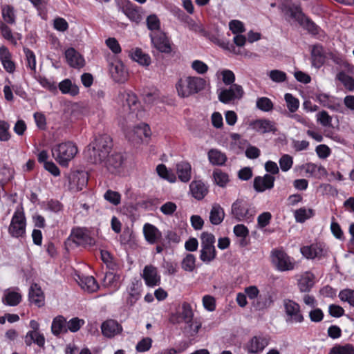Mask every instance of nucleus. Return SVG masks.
I'll use <instances>...</instances> for the list:
<instances>
[{"label": "nucleus", "instance_id": "obj_59", "mask_svg": "<svg viewBox=\"0 0 354 354\" xmlns=\"http://www.w3.org/2000/svg\"><path fill=\"white\" fill-rule=\"evenodd\" d=\"M104 197L107 201L114 205H118L120 203L121 196L118 192L109 189L105 192Z\"/></svg>", "mask_w": 354, "mask_h": 354}, {"label": "nucleus", "instance_id": "obj_31", "mask_svg": "<svg viewBox=\"0 0 354 354\" xmlns=\"http://www.w3.org/2000/svg\"><path fill=\"white\" fill-rule=\"evenodd\" d=\"M120 95L122 96V99L125 100L124 105L128 106L130 111H135L139 105V101L137 95L131 91H124L122 93H120Z\"/></svg>", "mask_w": 354, "mask_h": 354}, {"label": "nucleus", "instance_id": "obj_50", "mask_svg": "<svg viewBox=\"0 0 354 354\" xmlns=\"http://www.w3.org/2000/svg\"><path fill=\"white\" fill-rule=\"evenodd\" d=\"M24 52L26 55V66L31 71L35 72L36 70V57L34 52L28 48H24Z\"/></svg>", "mask_w": 354, "mask_h": 354}, {"label": "nucleus", "instance_id": "obj_58", "mask_svg": "<svg viewBox=\"0 0 354 354\" xmlns=\"http://www.w3.org/2000/svg\"><path fill=\"white\" fill-rule=\"evenodd\" d=\"M84 324V320L78 317H74L66 322L67 329L72 333L78 331Z\"/></svg>", "mask_w": 354, "mask_h": 354}, {"label": "nucleus", "instance_id": "obj_63", "mask_svg": "<svg viewBox=\"0 0 354 354\" xmlns=\"http://www.w3.org/2000/svg\"><path fill=\"white\" fill-rule=\"evenodd\" d=\"M218 100L225 104L235 100L232 89L228 88L222 90L218 94Z\"/></svg>", "mask_w": 354, "mask_h": 354}, {"label": "nucleus", "instance_id": "obj_48", "mask_svg": "<svg viewBox=\"0 0 354 354\" xmlns=\"http://www.w3.org/2000/svg\"><path fill=\"white\" fill-rule=\"evenodd\" d=\"M0 32L2 37L14 46L17 44V39L13 37L12 30L2 21H0Z\"/></svg>", "mask_w": 354, "mask_h": 354}, {"label": "nucleus", "instance_id": "obj_11", "mask_svg": "<svg viewBox=\"0 0 354 354\" xmlns=\"http://www.w3.org/2000/svg\"><path fill=\"white\" fill-rule=\"evenodd\" d=\"M109 72L113 80L118 83H124L128 80L129 73L124 64L120 60L111 63Z\"/></svg>", "mask_w": 354, "mask_h": 354}, {"label": "nucleus", "instance_id": "obj_47", "mask_svg": "<svg viewBox=\"0 0 354 354\" xmlns=\"http://www.w3.org/2000/svg\"><path fill=\"white\" fill-rule=\"evenodd\" d=\"M156 171L159 176L169 182L174 183L176 179V175L172 171H169L163 164H160L157 166Z\"/></svg>", "mask_w": 354, "mask_h": 354}, {"label": "nucleus", "instance_id": "obj_54", "mask_svg": "<svg viewBox=\"0 0 354 354\" xmlns=\"http://www.w3.org/2000/svg\"><path fill=\"white\" fill-rule=\"evenodd\" d=\"M213 176L215 180V183L220 187H225L227 183L228 182V175L225 173L221 171V170L218 169H216L214 171Z\"/></svg>", "mask_w": 354, "mask_h": 354}, {"label": "nucleus", "instance_id": "obj_20", "mask_svg": "<svg viewBox=\"0 0 354 354\" xmlns=\"http://www.w3.org/2000/svg\"><path fill=\"white\" fill-rule=\"evenodd\" d=\"M122 12L133 22L139 24L142 19L138 7L130 1H126L121 7Z\"/></svg>", "mask_w": 354, "mask_h": 354}, {"label": "nucleus", "instance_id": "obj_15", "mask_svg": "<svg viewBox=\"0 0 354 354\" xmlns=\"http://www.w3.org/2000/svg\"><path fill=\"white\" fill-rule=\"evenodd\" d=\"M311 63L313 66L320 68L326 62V55L323 46L316 44L311 46Z\"/></svg>", "mask_w": 354, "mask_h": 354}, {"label": "nucleus", "instance_id": "obj_52", "mask_svg": "<svg viewBox=\"0 0 354 354\" xmlns=\"http://www.w3.org/2000/svg\"><path fill=\"white\" fill-rule=\"evenodd\" d=\"M195 262L196 258L194 255L187 254L181 263L182 268L185 271L192 272L195 268Z\"/></svg>", "mask_w": 354, "mask_h": 354}, {"label": "nucleus", "instance_id": "obj_62", "mask_svg": "<svg viewBox=\"0 0 354 354\" xmlns=\"http://www.w3.org/2000/svg\"><path fill=\"white\" fill-rule=\"evenodd\" d=\"M53 28L57 31L64 32L68 29L69 25L65 19L57 17L53 20Z\"/></svg>", "mask_w": 354, "mask_h": 354}, {"label": "nucleus", "instance_id": "obj_23", "mask_svg": "<svg viewBox=\"0 0 354 354\" xmlns=\"http://www.w3.org/2000/svg\"><path fill=\"white\" fill-rule=\"evenodd\" d=\"M146 241L150 244L158 243L162 239L161 232L153 225L146 223L143 227Z\"/></svg>", "mask_w": 354, "mask_h": 354}, {"label": "nucleus", "instance_id": "obj_25", "mask_svg": "<svg viewBox=\"0 0 354 354\" xmlns=\"http://www.w3.org/2000/svg\"><path fill=\"white\" fill-rule=\"evenodd\" d=\"M142 277L148 286L153 287L160 284V278L157 274L156 268L151 265L145 267Z\"/></svg>", "mask_w": 354, "mask_h": 354}, {"label": "nucleus", "instance_id": "obj_6", "mask_svg": "<svg viewBox=\"0 0 354 354\" xmlns=\"http://www.w3.org/2000/svg\"><path fill=\"white\" fill-rule=\"evenodd\" d=\"M88 161L94 164H102L108 171L114 174L124 163L123 156H88Z\"/></svg>", "mask_w": 354, "mask_h": 354}, {"label": "nucleus", "instance_id": "obj_26", "mask_svg": "<svg viewBox=\"0 0 354 354\" xmlns=\"http://www.w3.org/2000/svg\"><path fill=\"white\" fill-rule=\"evenodd\" d=\"M189 188L192 196L197 200H202L208 193L207 188L201 180L192 181Z\"/></svg>", "mask_w": 354, "mask_h": 354}, {"label": "nucleus", "instance_id": "obj_21", "mask_svg": "<svg viewBox=\"0 0 354 354\" xmlns=\"http://www.w3.org/2000/svg\"><path fill=\"white\" fill-rule=\"evenodd\" d=\"M0 61L6 72L9 73L15 72V63L12 60V54L5 46L0 47Z\"/></svg>", "mask_w": 354, "mask_h": 354}, {"label": "nucleus", "instance_id": "obj_13", "mask_svg": "<svg viewBox=\"0 0 354 354\" xmlns=\"http://www.w3.org/2000/svg\"><path fill=\"white\" fill-rule=\"evenodd\" d=\"M232 214L239 221L243 218H250L252 214L250 213L249 207L243 200H236L232 205Z\"/></svg>", "mask_w": 354, "mask_h": 354}, {"label": "nucleus", "instance_id": "obj_36", "mask_svg": "<svg viewBox=\"0 0 354 354\" xmlns=\"http://www.w3.org/2000/svg\"><path fill=\"white\" fill-rule=\"evenodd\" d=\"M178 178L182 182H188L191 178V165L187 162H181L176 165Z\"/></svg>", "mask_w": 354, "mask_h": 354}, {"label": "nucleus", "instance_id": "obj_39", "mask_svg": "<svg viewBox=\"0 0 354 354\" xmlns=\"http://www.w3.org/2000/svg\"><path fill=\"white\" fill-rule=\"evenodd\" d=\"M185 326L183 328V333L187 337H194L201 327V324L196 320H192L190 322H185Z\"/></svg>", "mask_w": 354, "mask_h": 354}, {"label": "nucleus", "instance_id": "obj_55", "mask_svg": "<svg viewBox=\"0 0 354 354\" xmlns=\"http://www.w3.org/2000/svg\"><path fill=\"white\" fill-rule=\"evenodd\" d=\"M309 214L304 207L299 208L295 212V219L297 222L304 223L306 219L310 218L313 215V210L308 209Z\"/></svg>", "mask_w": 354, "mask_h": 354}, {"label": "nucleus", "instance_id": "obj_9", "mask_svg": "<svg viewBox=\"0 0 354 354\" xmlns=\"http://www.w3.org/2000/svg\"><path fill=\"white\" fill-rule=\"evenodd\" d=\"M68 241H72L77 246L81 245L84 248L95 245V239L90 235L88 230L86 228L77 227L73 229Z\"/></svg>", "mask_w": 354, "mask_h": 354}, {"label": "nucleus", "instance_id": "obj_43", "mask_svg": "<svg viewBox=\"0 0 354 354\" xmlns=\"http://www.w3.org/2000/svg\"><path fill=\"white\" fill-rule=\"evenodd\" d=\"M146 24L147 28L151 32L162 31L161 22L158 16L155 14L149 15L146 19Z\"/></svg>", "mask_w": 354, "mask_h": 354}, {"label": "nucleus", "instance_id": "obj_34", "mask_svg": "<svg viewBox=\"0 0 354 354\" xmlns=\"http://www.w3.org/2000/svg\"><path fill=\"white\" fill-rule=\"evenodd\" d=\"M225 212L223 209L218 204L212 206L209 214V221L212 224L219 225L224 219Z\"/></svg>", "mask_w": 354, "mask_h": 354}, {"label": "nucleus", "instance_id": "obj_19", "mask_svg": "<svg viewBox=\"0 0 354 354\" xmlns=\"http://www.w3.org/2000/svg\"><path fill=\"white\" fill-rule=\"evenodd\" d=\"M101 329L103 335L108 338L113 337L122 331V326L114 319H108L104 322Z\"/></svg>", "mask_w": 354, "mask_h": 354}, {"label": "nucleus", "instance_id": "obj_24", "mask_svg": "<svg viewBox=\"0 0 354 354\" xmlns=\"http://www.w3.org/2000/svg\"><path fill=\"white\" fill-rule=\"evenodd\" d=\"M301 252L307 259L321 258L326 256L322 245L318 243L301 247Z\"/></svg>", "mask_w": 354, "mask_h": 354}, {"label": "nucleus", "instance_id": "obj_30", "mask_svg": "<svg viewBox=\"0 0 354 354\" xmlns=\"http://www.w3.org/2000/svg\"><path fill=\"white\" fill-rule=\"evenodd\" d=\"M58 88L62 94H68L71 96H76L79 94V87L73 84L70 79H65L58 84Z\"/></svg>", "mask_w": 354, "mask_h": 354}, {"label": "nucleus", "instance_id": "obj_14", "mask_svg": "<svg viewBox=\"0 0 354 354\" xmlns=\"http://www.w3.org/2000/svg\"><path fill=\"white\" fill-rule=\"evenodd\" d=\"M65 58L67 64L72 68H81L84 66L85 60L83 56L73 47L66 50Z\"/></svg>", "mask_w": 354, "mask_h": 354}, {"label": "nucleus", "instance_id": "obj_8", "mask_svg": "<svg viewBox=\"0 0 354 354\" xmlns=\"http://www.w3.org/2000/svg\"><path fill=\"white\" fill-rule=\"evenodd\" d=\"M91 147L94 155H109L113 147V140L107 134L100 135L88 145Z\"/></svg>", "mask_w": 354, "mask_h": 354}, {"label": "nucleus", "instance_id": "obj_64", "mask_svg": "<svg viewBox=\"0 0 354 354\" xmlns=\"http://www.w3.org/2000/svg\"><path fill=\"white\" fill-rule=\"evenodd\" d=\"M106 45L114 53L118 54L122 49L118 40L114 37H109L105 41Z\"/></svg>", "mask_w": 354, "mask_h": 354}, {"label": "nucleus", "instance_id": "obj_51", "mask_svg": "<svg viewBox=\"0 0 354 354\" xmlns=\"http://www.w3.org/2000/svg\"><path fill=\"white\" fill-rule=\"evenodd\" d=\"M257 107L263 111L268 112L272 110L273 103L268 97H261L257 100Z\"/></svg>", "mask_w": 354, "mask_h": 354}, {"label": "nucleus", "instance_id": "obj_28", "mask_svg": "<svg viewBox=\"0 0 354 354\" xmlns=\"http://www.w3.org/2000/svg\"><path fill=\"white\" fill-rule=\"evenodd\" d=\"M129 56L133 60L137 62L142 66H149L151 64V59L150 56L144 53L140 48L131 49Z\"/></svg>", "mask_w": 354, "mask_h": 354}, {"label": "nucleus", "instance_id": "obj_1", "mask_svg": "<svg viewBox=\"0 0 354 354\" xmlns=\"http://www.w3.org/2000/svg\"><path fill=\"white\" fill-rule=\"evenodd\" d=\"M207 81L201 77L187 76L178 80L176 84L178 95L183 98L197 94L205 88Z\"/></svg>", "mask_w": 354, "mask_h": 354}, {"label": "nucleus", "instance_id": "obj_32", "mask_svg": "<svg viewBox=\"0 0 354 354\" xmlns=\"http://www.w3.org/2000/svg\"><path fill=\"white\" fill-rule=\"evenodd\" d=\"M268 344V339L264 337L254 336L250 341L248 351L252 353H258L263 350Z\"/></svg>", "mask_w": 354, "mask_h": 354}, {"label": "nucleus", "instance_id": "obj_56", "mask_svg": "<svg viewBox=\"0 0 354 354\" xmlns=\"http://www.w3.org/2000/svg\"><path fill=\"white\" fill-rule=\"evenodd\" d=\"M10 124L5 120H0V140L2 142L8 141L11 135L9 131Z\"/></svg>", "mask_w": 354, "mask_h": 354}, {"label": "nucleus", "instance_id": "obj_27", "mask_svg": "<svg viewBox=\"0 0 354 354\" xmlns=\"http://www.w3.org/2000/svg\"><path fill=\"white\" fill-rule=\"evenodd\" d=\"M253 128L262 134L269 132L274 133L277 131L274 124L266 119L255 120L253 122Z\"/></svg>", "mask_w": 354, "mask_h": 354}, {"label": "nucleus", "instance_id": "obj_18", "mask_svg": "<svg viewBox=\"0 0 354 354\" xmlns=\"http://www.w3.org/2000/svg\"><path fill=\"white\" fill-rule=\"evenodd\" d=\"M51 151L52 155H77L78 149L74 142L67 141L55 145Z\"/></svg>", "mask_w": 354, "mask_h": 354}, {"label": "nucleus", "instance_id": "obj_57", "mask_svg": "<svg viewBox=\"0 0 354 354\" xmlns=\"http://www.w3.org/2000/svg\"><path fill=\"white\" fill-rule=\"evenodd\" d=\"M268 76L272 81L277 83H281L286 81L287 80L286 73L277 69L270 71Z\"/></svg>", "mask_w": 354, "mask_h": 354}, {"label": "nucleus", "instance_id": "obj_33", "mask_svg": "<svg viewBox=\"0 0 354 354\" xmlns=\"http://www.w3.org/2000/svg\"><path fill=\"white\" fill-rule=\"evenodd\" d=\"M51 330L53 334L56 336H58L62 333H67L68 329L66 319L62 315L55 317L52 323Z\"/></svg>", "mask_w": 354, "mask_h": 354}, {"label": "nucleus", "instance_id": "obj_16", "mask_svg": "<svg viewBox=\"0 0 354 354\" xmlns=\"http://www.w3.org/2000/svg\"><path fill=\"white\" fill-rule=\"evenodd\" d=\"M275 178L270 174H266L263 177L256 176L254 178L253 187L257 192H263L266 189H271L274 187Z\"/></svg>", "mask_w": 354, "mask_h": 354}, {"label": "nucleus", "instance_id": "obj_49", "mask_svg": "<svg viewBox=\"0 0 354 354\" xmlns=\"http://www.w3.org/2000/svg\"><path fill=\"white\" fill-rule=\"evenodd\" d=\"M182 321L184 322H190L193 319L194 313L191 305L187 302L182 304V311L179 312Z\"/></svg>", "mask_w": 354, "mask_h": 354}, {"label": "nucleus", "instance_id": "obj_7", "mask_svg": "<svg viewBox=\"0 0 354 354\" xmlns=\"http://www.w3.org/2000/svg\"><path fill=\"white\" fill-rule=\"evenodd\" d=\"M26 218L24 212L17 210L12 218L8 232L13 237H23L26 234Z\"/></svg>", "mask_w": 354, "mask_h": 354}, {"label": "nucleus", "instance_id": "obj_10", "mask_svg": "<svg viewBox=\"0 0 354 354\" xmlns=\"http://www.w3.org/2000/svg\"><path fill=\"white\" fill-rule=\"evenodd\" d=\"M87 183L88 174L84 171H76L68 176V189L71 191H81Z\"/></svg>", "mask_w": 354, "mask_h": 354}, {"label": "nucleus", "instance_id": "obj_38", "mask_svg": "<svg viewBox=\"0 0 354 354\" xmlns=\"http://www.w3.org/2000/svg\"><path fill=\"white\" fill-rule=\"evenodd\" d=\"M272 303V297L268 292L261 294L253 302V306L257 310H261L269 307Z\"/></svg>", "mask_w": 354, "mask_h": 354}, {"label": "nucleus", "instance_id": "obj_29", "mask_svg": "<svg viewBox=\"0 0 354 354\" xmlns=\"http://www.w3.org/2000/svg\"><path fill=\"white\" fill-rule=\"evenodd\" d=\"M29 300L39 307L44 305V296L40 286L32 283L29 290Z\"/></svg>", "mask_w": 354, "mask_h": 354}, {"label": "nucleus", "instance_id": "obj_44", "mask_svg": "<svg viewBox=\"0 0 354 354\" xmlns=\"http://www.w3.org/2000/svg\"><path fill=\"white\" fill-rule=\"evenodd\" d=\"M337 77L346 90L348 91H354V78L353 77L347 75L344 71H341L337 74Z\"/></svg>", "mask_w": 354, "mask_h": 354}, {"label": "nucleus", "instance_id": "obj_17", "mask_svg": "<svg viewBox=\"0 0 354 354\" xmlns=\"http://www.w3.org/2000/svg\"><path fill=\"white\" fill-rule=\"evenodd\" d=\"M300 26L306 30L308 33L311 34L319 40H324L326 36L325 31L308 16L305 17V20L302 21V24Z\"/></svg>", "mask_w": 354, "mask_h": 354}, {"label": "nucleus", "instance_id": "obj_12", "mask_svg": "<svg viewBox=\"0 0 354 354\" xmlns=\"http://www.w3.org/2000/svg\"><path fill=\"white\" fill-rule=\"evenodd\" d=\"M284 307L288 316L287 322H302L304 319L302 315L299 305L295 301L290 299L284 300Z\"/></svg>", "mask_w": 354, "mask_h": 354}, {"label": "nucleus", "instance_id": "obj_40", "mask_svg": "<svg viewBox=\"0 0 354 354\" xmlns=\"http://www.w3.org/2000/svg\"><path fill=\"white\" fill-rule=\"evenodd\" d=\"M48 157L49 156H38V162L41 164H43L45 169L54 176H59V169L53 162L48 160Z\"/></svg>", "mask_w": 354, "mask_h": 354}, {"label": "nucleus", "instance_id": "obj_41", "mask_svg": "<svg viewBox=\"0 0 354 354\" xmlns=\"http://www.w3.org/2000/svg\"><path fill=\"white\" fill-rule=\"evenodd\" d=\"M81 286L83 289H86L90 292H96L100 288L97 281L92 276H88L81 279Z\"/></svg>", "mask_w": 354, "mask_h": 354}, {"label": "nucleus", "instance_id": "obj_35", "mask_svg": "<svg viewBox=\"0 0 354 354\" xmlns=\"http://www.w3.org/2000/svg\"><path fill=\"white\" fill-rule=\"evenodd\" d=\"M25 343L28 346H30L32 343H35L40 348H44L45 337L41 333L28 332L25 336Z\"/></svg>", "mask_w": 354, "mask_h": 354}, {"label": "nucleus", "instance_id": "obj_2", "mask_svg": "<svg viewBox=\"0 0 354 354\" xmlns=\"http://www.w3.org/2000/svg\"><path fill=\"white\" fill-rule=\"evenodd\" d=\"M201 250L200 259L205 263H209L215 259L216 257V251L214 247L216 241L213 234L204 232L201 235Z\"/></svg>", "mask_w": 354, "mask_h": 354}, {"label": "nucleus", "instance_id": "obj_5", "mask_svg": "<svg viewBox=\"0 0 354 354\" xmlns=\"http://www.w3.org/2000/svg\"><path fill=\"white\" fill-rule=\"evenodd\" d=\"M271 261L276 268L281 272L295 268V263L291 261L290 257L281 249H274L271 252Z\"/></svg>", "mask_w": 354, "mask_h": 354}, {"label": "nucleus", "instance_id": "obj_45", "mask_svg": "<svg viewBox=\"0 0 354 354\" xmlns=\"http://www.w3.org/2000/svg\"><path fill=\"white\" fill-rule=\"evenodd\" d=\"M328 354H354V346L351 344H336L330 348Z\"/></svg>", "mask_w": 354, "mask_h": 354}, {"label": "nucleus", "instance_id": "obj_42", "mask_svg": "<svg viewBox=\"0 0 354 354\" xmlns=\"http://www.w3.org/2000/svg\"><path fill=\"white\" fill-rule=\"evenodd\" d=\"M21 301V295L15 291L6 293L3 297V302L10 306H17Z\"/></svg>", "mask_w": 354, "mask_h": 354}, {"label": "nucleus", "instance_id": "obj_60", "mask_svg": "<svg viewBox=\"0 0 354 354\" xmlns=\"http://www.w3.org/2000/svg\"><path fill=\"white\" fill-rule=\"evenodd\" d=\"M229 28L233 34H241L245 31L244 24L239 20L233 19L229 23Z\"/></svg>", "mask_w": 354, "mask_h": 354}, {"label": "nucleus", "instance_id": "obj_22", "mask_svg": "<svg viewBox=\"0 0 354 354\" xmlns=\"http://www.w3.org/2000/svg\"><path fill=\"white\" fill-rule=\"evenodd\" d=\"M285 15L290 18L295 19L299 25L305 20L306 15L303 12L299 4L292 3L288 5L284 8Z\"/></svg>", "mask_w": 354, "mask_h": 354}, {"label": "nucleus", "instance_id": "obj_46", "mask_svg": "<svg viewBox=\"0 0 354 354\" xmlns=\"http://www.w3.org/2000/svg\"><path fill=\"white\" fill-rule=\"evenodd\" d=\"M314 277L311 276H306L302 277L298 283L299 290L302 292H310L311 288L314 286Z\"/></svg>", "mask_w": 354, "mask_h": 354}, {"label": "nucleus", "instance_id": "obj_61", "mask_svg": "<svg viewBox=\"0 0 354 354\" xmlns=\"http://www.w3.org/2000/svg\"><path fill=\"white\" fill-rule=\"evenodd\" d=\"M339 299L343 301H347L351 306L354 307V290L345 289L340 291L339 294Z\"/></svg>", "mask_w": 354, "mask_h": 354}, {"label": "nucleus", "instance_id": "obj_53", "mask_svg": "<svg viewBox=\"0 0 354 354\" xmlns=\"http://www.w3.org/2000/svg\"><path fill=\"white\" fill-rule=\"evenodd\" d=\"M284 98L287 103L288 110L291 113L295 112L299 106V100L295 97L291 93H286Z\"/></svg>", "mask_w": 354, "mask_h": 354}, {"label": "nucleus", "instance_id": "obj_4", "mask_svg": "<svg viewBox=\"0 0 354 354\" xmlns=\"http://www.w3.org/2000/svg\"><path fill=\"white\" fill-rule=\"evenodd\" d=\"M151 46L158 51L169 54L172 51L171 41L164 31L149 33Z\"/></svg>", "mask_w": 354, "mask_h": 354}, {"label": "nucleus", "instance_id": "obj_3", "mask_svg": "<svg viewBox=\"0 0 354 354\" xmlns=\"http://www.w3.org/2000/svg\"><path fill=\"white\" fill-rule=\"evenodd\" d=\"M151 136V131L149 124L140 123L126 133L129 141L133 144L148 142Z\"/></svg>", "mask_w": 354, "mask_h": 354}, {"label": "nucleus", "instance_id": "obj_37", "mask_svg": "<svg viewBox=\"0 0 354 354\" xmlns=\"http://www.w3.org/2000/svg\"><path fill=\"white\" fill-rule=\"evenodd\" d=\"M1 16L6 24L13 25L16 23V15L14 8L10 5L1 6Z\"/></svg>", "mask_w": 354, "mask_h": 354}]
</instances>
